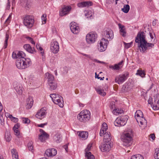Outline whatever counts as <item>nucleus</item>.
Returning a JSON list of instances; mask_svg holds the SVG:
<instances>
[{
  "label": "nucleus",
  "mask_w": 159,
  "mask_h": 159,
  "mask_svg": "<svg viewBox=\"0 0 159 159\" xmlns=\"http://www.w3.org/2000/svg\"><path fill=\"white\" fill-rule=\"evenodd\" d=\"M138 43V47L141 52L145 53L147 50L153 48L154 44L149 43L145 39V34L143 32H139L135 39Z\"/></svg>",
  "instance_id": "f257e3e1"
},
{
  "label": "nucleus",
  "mask_w": 159,
  "mask_h": 159,
  "mask_svg": "<svg viewBox=\"0 0 159 159\" xmlns=\"http://www.w3.org/2000/svg\"><path fill=\"white\" fill-rule=\"evenodd\" d=\"M133 134L132 131L125 133L121 137L123 145L126 147L130 146L132 143Z\"/></svg>",
  "instance_id": "f03ea898"
},
{
  "label": "nucleus",
  "mask_w": 159,
  "mask_h": 159,
  "mask_svg": "<svg viewBox=\"0 0 159 159\" xmlns=\"http://www.w3.org/2000/svg\"><path fill=\"white\" fill-rule=\"evenodd\" d=\"M91 117V113L87 110L81 111L77 116L78 119L81 122L85 123L89 120Z\"/></svg>",
  "instance_id": "7ed1b4c3"
},
{
  "label": "nucleus",
  "mask_w": 159,
  "mask_h": 159,
  "mask_svg": "<svg viewBox=\"0 0 159 159\" xmlns=\"http://www.w3.org/2000/svg\"><path fill=\"white\" fill-rule=\"evenodd\" d=\"M135 118L137 122L140 123L139 126L142 128L146 127L147 125V121L143 117L142 112L140 110H137L135 114Z\"/></svg>",
  "instance_id": "20e7f679"
},
{
  "label": "nucleus",
  "mask_w": 159,
  "mask_h": 159,
  "mask_svg": "<svg viewBox=\"0 0 159 159\" xmlns=\"http://www.w3.org/2000/svg\"><path fill=\"white\" fill-rule=\"evenodd\" d=\"M50 96L54 103L58 105L61 107H63V98L61 96L58 94L52 93L50 94Z\"/></svg>",
  "instance_id": "39448f33"
},
{
  "label": "nucleus",
  "mask_w": 159,
  "mask_h": 159,
  "mask_svg": "<svg viewBox=\"0 0 159 159\" xmlns=\"http://www.w3.org/2000/svg\"><path fill=\"white\" fill-rule=\"evenodd\" d=\"M34 21V18L33 16L27 15L24 18L23 23L27 27L30 28L33 26Z\"/></svg>",
  "instance_id": "423d86ee"
},
{
  "label": "nucleus",
  "mask_w": 159,
  "mask_h": 159,
  "mask_svg": "<svg viewBox=\"0 0 159 159\" xmlns=\"http://www.w3.org/2000/svg\"><path fill=\"white\" fill-rule=\"evenodd\" d=\"M128 119L127 116L118 117L114 121V125L119 127L124 126L126 124Z\"/></svg>",
  "instance_id": "0eeeda50"
},
{
  "label": "nucleus",
  "mask_w": 159,
  "mask_h": 159,
  "mask_svg": "<svg viewBox=\"0 0 159 159\" xmlns=\"http://www.w3.org/2000/svg\"><path fill=\"white\" fill-rule=\"evenodd\" d=\"M97 38V34L93 32H90L87 34L86 39L88 43L91 44L95 42Z\"/></svg>",
  "instance_id": "6e6552de"
},
{
  "label": "nucleus",
  "mask_w": 159,
  "mask_h": 159,
  "mask_svg": "<svg viewBox=\"0 0 159 159\" xmlns=\"http://www.w3.org/2000/svg\"><path fill=\"white\" fill-rule=\"evenodd\" d=\"M109 43L108 40L103 38L100 41V42L98 45V49L101 52L105 51L106 49L107 44Z\"/></svg>",
  "instance_id": "1a4fd4ad"
},
{
  "label": "nucleus",
  "mask_w": 159,
  "mask_h": 159,
  "mask_svg": "<svg viewBox=\"0 0 159 159\" xmlns=\"http://www.w3.org/2000/svg\"><path fill=\"white\" fill-rule=\"evenodd\" d=\"M128 75L129 73L126 72L124 74L116 76L115 78V82L119 84H122L127 79Z\"/></svg>",
  "instance_id": "9d476101"
},
{
  "label": "nucleus",
  "mask_w": 159,
  "mask_h": 159,
  "mask_svg": "<svg viewBox=\"0 0 159 159\" xmlns=\"http://www.w3.org/2000/svg\"><path fill=\"white\" fill-rule=\"evenodd\" d=\"M151 106L154 110L159 109V94H157L154 96Z\"/></svg>",
  "instance_id": "9b49d317"
},
{
  "label": "nucleus",
  "mask_w": 159,
  "mask_h": 159,
  "mask_svg": "<svg viewBox=\"0 0 159 159\" xmlns=\"http://www.w3.org/2000/svg\"><path fill=\"white\" fill-rule=\"evenodd\" d=\"M50 49L53 53H57L59 49L58 43L56 41H53L51 43Z\"/></svg>",
  "instance_id": "f8f14e48"
},
{
  "label": "nucleus",
  "mask_w": 159,
  "mask_h": 159,
  "mask_svg": "<svg viewBox=\"0 0 159 159\" xmlns=\"http://www.w3.org/2000/svg\"><path fill=\"white\" fill-rule=\"evenodd\" d=\"M25 57V54L22 51H14L12 54V57L13 59H21L24 58Z\"/></svg>",
  "instance_id": "ddd939ff"
},
{
  "label": "nucleus",
  "mask_w": 159,
  "mask_h": 159,
  "mask_svg": "<svg viewBox=\"0 0 159 159\" xmlns=\"http://www.w3.org/2000/svg\"><path fill=\"white\" fill-rule=\"evenodd\" d=\"M39 131L40 132V134L39 135V139L41 142H43L48 138L49 135L43 129H40Z\"/></svg>",
  "instance_id": "4468645a"
},
{
  "label": "nucleus",
  "mask_w": 159,
  "mask_h": 159,
  "mask_svg": "<svg viewBox=\"0 0 159 159\" xmlns=\"http://www.w3.org/2000/svg\"><path fill=\"white\" fill-rule=\"evenodd\" d=\"M103 35L105 38L107 39H112L113 38V32L109 29H107L104 31Z\"/></svg>",
  "instance_id": "2eb2a0df"
},
{
  "label": "nucleus",
  "mask_w": 159,
  "mask_h": 159,
  "mask_svg": "<svg viewBox=\"0 0 159 159\" xmlns=\"http://www.w3.org/2000/svg\"><path fill=\"white\" fill-rule=\"evenodd\" d=\"M70 28L72 32L74 34H77L79 32L80 28L79 26L74 22L70 23Z\"/></svg>",
  "instance_id": "dca6fc26"
},
{
  "label": "nucleus",
  "mask_w": 159,
  "mask_h": 159,
  "mask_svg": "<svg viewBox=\"0 0 159 159\" xmlns=\"http://www.w3.org/2000/svg\"><path fill=\"white\" fill-rule=\"evenodd\" d=\"M45 154L48 157L54 156L57 154V150L54 148L48 149L46 151Z\"/></svg>",
  "instance_id": "f3484780"
},
{
  "label": "nucleus",
  "mask_w": 159,
  "mask_h": 159,
  "mask_svg": "<svg viewBox=\"0 0 159 159\" xmlns=\"http://www.w3.org/2000/svg\"><path fill=\"white\" fill-rule=\"evenodd\" d=\"M24 61L23 58L21 59H18L16 60V64L17 68L19 69H23L25 68V66L24 65Z\"/></svg>",
  "instance_id": "a211bd4d"
},
{
  "label": "nucleus",
  "mask_w": 159,
  "mask_h": 159,
  "mask_svg": "<svg viewBox=\"0 0 159 159\" xmlns=\"http://www.w3.org/2000/svg\"><path fill=\"white\" fill-rule=\"evenodd\" d=\"M71 7L70 6H64L62 8V10L60 14L61 16H63L68 14L70 11Z\"/></svg>",
  "instance_id": "6ab92c4d"
},
{
  "label": "nucleus",
  "mask_w": 159,
  "mask_h": 159,
  "mask_svg": "<svg viewBox=\"0 0 159 159\" xmlns=\"http://www.w3.org/2000/svg\"><path fill=\"white\" fill-rule=\"evenodd\" d=\"M123 62V61L122 60L118 64H115L114 66H110L109 68L114 70H119L122 67Z\"/></svg>",
  "instance_id": "aec40b11"
},
{
  "label": "nucleus",
  "mask_w": 159,
  "mask_h": 159,
  "mask_svg": "<svg viewBox=\"0 0 159 159\" xmlns=\"http://www.w3.org/2000/svg\"><path fill=\"white\" fill-rule=\"evenodd\" d=\"M92 5V2L90 1L83 2L78 3L77 6L79 7H88Z\"/></svg>",
  "instance_id": "412c9836"
},
{
  "label": "nucleus",
  "mask_w": 159,
  "mask_h": 159,
  "mask_svg": "<svg viewBox=\"0 0 159 159\" xmlns=\"http://www.w3.org/2000/svg\"><path fill=\"white\" fill-rule=\"evenodd\" d=\"M45 114V110L43 108H42L37 112L35 115V116L38 118L41 119L44 117Z\"/></svg>",
  "instance_id": "4be33fe9"
},
{
  "label": "nucleus",
  "mask_w": 159,
  "mask_h": 159,
  "mask_svg": "<svg viewBox=\"0 0 159 159\" xmlns=\"http://www.w3.org/2000/svg\"><path fill=\"white\" fill-rule=\"evenodd\" d=\"M133 87V85L130 83H126L123 86L122 91L124 92H127L131 89Z\"/></svg>",
  "instance_id": "5701e85b"
},
{
  "label": "nucleus",
  "mask_w": 159,
  "mask_h": 159,
  "mask_svg": "<svg viewBox=\"0 0 159 159\" xmlns=\"http://www.w3.org/2000/svg\"><path fill=\"white\" fill-rule=\"evenodd\" d=\"M111 149V146L109 144L104 143L102 144L100 149L103 152L109 151Z\"/></svg>",
  "instance_id": "b1692460"
},
{
  "label": "nucleus",
  "mask_w": 159,
  "mask_h": 159,
  "mask_svg": "<svg viewBox=\"0 0 159 159\" xmlns=\"http://www.w3.org/2000/svg\"><path fill=\"white\" fill-rule=\"evenodd\" d=\"M23 48L27 51L31 53H34L35 52L34 48L31 47L29 44L24 45L23 46Z\"/></svg>",
  "instance_id": "393cba45"
},
{
  "label": "nucleus",
  "mask_w": 159,
  "mask_h": 159,
  "mask_svg": "<svg viewBox=\"0 0 159 159\" xmlns=\"http://www.w3.org/2000/svg\"><path fill=\"white\" fill-rule=\"evenodd\" d=\"M45 75L46 78H47L48 79V84L55 81L54 76L49 73H46Z\"/></svg>",
  "instance_id": "a878e982"
},
{
  "label": "nucleus",
  "mask_w": 159,
  "mask_h": 159,
  "mask_svg": "<svg viewBox=\"0 0 159 159\" xmlns=\"http://www.w3.org/2000/svg\"><path fill=\"white\" fill-rule=\"evenodd\" d=\"M118 26L120 28V32L121 35L123 37L126 36V31L124 26L121 25V24H119Z\"/></svg>",
  "instance_id": "bb28decb"
},
{
  "label": "nucleus",
  "mask_w": 159,
  "mask_h": 159,
  "mask_svg": "<svg viewBox=\"0 0 159 159\" xmlns=\"http://www.w3.org/2000/svg\"><path fill=\"white\" fill-rule=\"evenodd\" d=\"M48 84L49 86V89L51 90H55L57 86V84L55 81L50 82Z\"/></svg>",
  "instance_id": "cd10ccee"
},
{
  "label": "nucleus",
  "mask_w": 159,
  "mask_h": 159,
  "mask_svg": "<svg viewBox=\"0 0 159 159\" xmlns=\"http://www.w3.org/2000/svg\"><path fill=\"white\" fill-rule=\"evenodd\" d=\"M111 137L110 135V133L108 132H105L104 136V141L106 142H109L111 139Z\"/></svg>",
  "instance_id": "c85d7f7f"
},
{
  "label": "nucleus",
  "mask_w": 159,
  "mask_h": 159,
  "mask_svg": "<svg viewBox=\"0 0 159 159\" xmlns=\"http://www.w3.org/2000/svg\"><path fill=\"white\" fill-rule=\"evenodd\" d=\"M79 136L84 139H86L88 136V133L87 131L79 132Z\"/></svg>",
  "instance_id": "c756f323"
},
{
  "label": "nucleus",
  "mask_w": 159,
  "mask_h": 159,
  "mask_svg": "<svg viewBox=\"0 0 159 159\" xmlns=\"http://www.w3.org/2000/svg\"><path fill=\"white\" fill-rule=\"evenodd\" d=\"M24 61V65H25V68L29 67L31 64V60L28 58H23Z\"/></svg>",
  "instance_id": "7c9ffc66"
},
{
  "label": "nucleus",
  "mask_w": 159,
  "mask_h": 159,
  "mask_svg": "<svg viewBox=\"0 0 159 159\" xmlns=\"http://www.w3.org/2000/svg\"><path fill=\"white\" fill-rule=\"evenodd\" d=\"M54 141L57 143H59L61 141V136L59 133H57L53 137Z\"/></svg>",
  "instance_id": "2f4dec72"
},
{
  "label": "nucleus",
  "mask_w": 159,
  "mask_h": 159,
  "mask_svg": "<svg viewBox=\"0 0 159 159\" xmlns=\"http://www.w3.org/2000/svg\"><path fill=\"white\" fill-rule=\"evenodd\" d=\"M16 91L19 94H21L23 90V88L21 84H19L17 86L14 87Z\"/></svg>",
  "instance_id": "473e14b6"
},
{
  "label": "nucleus",
  "mask_w": 159,
  "mask_h": 159,
  "mask_svg": "<svg viewBox=\"0 0 159 159\" xmlns=\"http://www.w3.org/2000/svg\"><path fill=\"white\" fill-rule=\"evenodd\" d=\"M124 112L122 110L120 109L119 108L114 109L112 111V113L116 115H117L119 114H121Z\"/></svg>",
  "instance_id": "72a5a7b5"
},
{
  "label": "nucleus",
  "mask_w": 159,
  "mask_h": 159,
  "mask_svg": "<svg viewBox=\"0 0 159 159\" xmlns=\"http://www.w3.org/2000/svg\"><path fill=\"white\" fill-rule=\"evenodd\" d=\"M96 90L98 94L102 96H104L106 94V93L104 91V90L101 89L99 87L96 89Z\"/></svg>",
  "instance_id": "f704fd0d"
},
{
  "label": "nucleus",
  "mask_w": 159,
  "mask_h": 159,
  "mask_svg": "<svg viewBox=\"0 0 159 159\" xmlns=\"http://www.w3.org/2000/svg\"><path fill=\"white\" fill-rule=\"evenodd\" d=\"M5 138L7 142H9L11 140V136L10 134V133L7 131L5 133Z\"/></svg>",
  "instance_id": "c9c22d12"
},
{
  "label": "nucleus",
  "mask_w": 159,
  "mask_h": 159,
  "mask_svg": "<svg viewBox=\"0 0 159 159\" xmlns=\"http://www.w3.org/2000/svg\"><path fill=\"white\" fill-rule=\"evenodd\" d=\"M129 8L130 7L129 5H124L123 8L122 9V10L125 13H127L129 11Z\"/></svg>",
  "instance_id": "e433bc0d"
},
{
  "label": "nucleus",
  "mask_w": 159,
  "mask_h": 159,
  "mask_svg": "<svg viewBox=\"0 0 159 159\" xmlns=\"http://www.w3.org/2000/svg\"><path fill=\"white\" fill-rule=\"evenodd\" d=\"M85 156L87 158V159H95L94 155L92 154L90 152H89L88 153H86Z\"/></svg>",
  "instance_id": "4c0bfd02"
},
{
  "label": "nucleus",
  "mask_w": 159,
  "mask_h": 159,
  "mask_svg": "<svg viewBox=\"0 0 159 159\" xmlns=\"http://www.w3.org/2000/svg\"><path fill=\"white\" fill-rule=\"evenodd\" d=\"M154 157L155 159H159V148H156L155 149V153L154 154Z\"/></svg>",
  "instance_id": "58836bf2"
},
{
  "label": "nucleus",
  "mask_w": 159,
  "mask_h": 159,
  "mask_svg": "<svg viewBox=\"0 0 159 159\" xmlns=\"http://www.w3.org/2000/svg\"><path fill=\"white\" fill-rule=\"evenodd\" d=\"M136 75H139L142 77H143L145 76V74L142 70H138L136 74Z\"/></svg>",
  "instance_id": "ea45409f"
},
{
  "label": "nucleus",
  "mask_w": 159,
  "mask_h": 159,
  "mask_svg": "<svg viewBox=\"0 0 159 159\" xmlns=\"http://www.w3.org/2000/svg\"><path fill=\"white\" fill-rule=\"evenodd\" d=\"M9 35L7 34H6L5 37V40L4 45V48H7V41L9 38Z\"/></svg>",
  "instance_id": "a19ab883"
},
{
  "label": "nucleus",
  "mask_w": 159,
  "mask_h": 159,
  "mask_svg": "<svg viewBox=\"0 0 159 159\" xmlns=\"http://www.w3.org/2000/svg\"><path fill=\"white\" fill-rule=\"evenodd\" d=\"M22 119V122L23 123L29 124L30 122V120L28 118L23 117Z\"/></svg>",
  "instance_id": "79ce46f5"
},
{
  "label": "nucleus",
  "mask_w": 159,
  "mask_h": 159,
  "mask_svg": "<svg viewBox=\"0 0 159 159\" xmlns=\"http://www.w3.org/2000/svg\"><path fill=\"white\" fill-rule=\"evenodd\" d=\"M41 19L43 24H45L46 23L47 20L46 14H43L41 17Z\"/></svg>",
  "instance_id": "37998d69"
},
{
  "label": "nucleus",
  "mask_w": 159,
  "mask_h": 159,
  "mask_svg": "<svg viewBox=\"0 0 159 159\" xmlns=\"http://www.w3.org/2000/svg\"><path fill=\"white\" fill-rule=\"evenodd\" d=\"M27 146L29 150L32 152V151L33 150V147L32 145L31 142H30L28 143L27 144Z\"/></svg>",
  "instance_id": "c03bdc74"
},
{
  "label": "nucleus",
  "mask_w": 159,
  "mask_h": 159,
  "mask_svg": "<svg viewBox=\"0 0 159 159\" xmlns=\"http://www.w3.org/2000/svg\"><path fill=\"white\" fill-rule=\"evenodd\" d=\"M36 46L37 49L41 51V54H43L44 53V51H43V48L40 46L39 44H36Z\"/></svg>",
  "instance_id": "a18cd8bd"
},
{
  "label": "nucleus",
  "mask_w": 159,
  "mask_h": 159,
  "mask_svg": "<svg viewBox=\"0 0 159 159\" xmlns=\"http://www.w3.org/2000/svg\"><path fill=\"white\" fill-rule=\"evenodd\" d=\"M26 38L27 39V40H28L32 44L34 45L35 44V43L34 41L33 40V39L29 37H26Z\"/></svg>",
  "instance_id": "49530a36"
},
{
  "label": "nucleus",
  "mask_w": 159,
  "mask_h": 159,
  "mask_svg": "<svg viewBox=\"0 0 159 159\" xmlns=\"http://www.w3.org/2000/svg\"><path fill=\"white\" fill-rule=\"evenodd\" d=\"M92 147V144H89L87 146V148L85 149V154L88 153L89 151L90 150L91 148Z\"/></svg>",
  "instance_id": "de8ad7c7"
},
{
  "label": "nucleus",
  "mask_w": 159,
  "mask_h": 159,
  "mask_svg": "<svg viewBox=\"0 0 159 159\" xmlns=\"http://www.w3.org/2000/svg\"><path fill=\"white\" fill-rule=\"evenodd\" d=\"M107 128L108 126L107 124L106 123L104 122L102 124V127L101 129L104 130H107Z\"/></svg>",
  "instance_id": "09e8293b"
},
{
  "label": "nucleus",
  "mask_w": 159,
  "mask_h": 159,
  "mask_svg": "<svg viewBox=\"0 0 159 159\" xmlns=\"http://www.w3.org/2000/svg\"><path fill=\"white\" fill-rule=\"evenodd\" d=\"M124 43L125 45V47L126 48L128 49L131 47V45L132 43V42H131L129 43H126L124 42Z\"/></svg>",
  "instance_id": "8fccbe9b"
},
{
  "label": "nucleus",
  "mask_w": 159,
  "mask_h": 159,
  "mask_svg": "<svg viewBox=\"0 0 159 159\" xmlns=\"http://www.w3.org/2000/svg\"><path fill=\"white\" fill-rule=\"evenodd\" d=\"M105 132H107L106 130H104L101 129L99 133L100 135L101 136H102L103 135H104Z\"/></svg>",
  "instance_id": "3c124183"
},
{
  "label": "nucleus",
  "mask_w": 159,
  "mask_h": 159,
  "mask_svg": "<svg viewBox=\"0 0 159 159\" xmlns=\"http://www.w3.org/2000/svg\"><path fill=\"white\" fill-rule=\"evenodd\" d=\"M133 156H135L136 159H143V156L140 154H137L133 155Z\"/></svg>",
  "instance_id": "603ef678"
},
{
  "label": "nucleus",
  "mask_w": 159,
  "mask_h": 159,
  "mask_svg": "<svg viewBox=\"0 0 159 159\" xmlns=\"http://www.w3.org/2000/svg\"><path fill=\"white\" fill-rule=\"evenodd\" d=\"M11 152L12 156L15 155H18V152L14 148H13L11 150Z\"/></svg>",
  "instance_id": "864d4df0"
},
{
  "label": "nucleus",
  "mask_w": 159,
  "mask_h": 159,
  "mask_svg": "<svg viewBox=\"0 0 159 159\" xmlns=\"http://www.w3.org/2000/svg\"><path fill=\"white\" fill-rule=\"evenodd\" d=\"M110 107L111 109L115 108V102H112L110 103Z\"/></svg>",
  "instance_id": "5fc2aeb1"
},
{
  "label": "nucleus",
  "mask_w": 159,
  "mask_h": 159,
  "mask_svg": "<svg viewBox=\"0 0 159 159\" xmlns=\"http://www.w3.org/2000/svg\"><path fill=\"white\" fill-rule=\"evenodd\" d=\"M149 35L151 39V40H154V37H155V34L153 32H150Z\"/></svg>",
  "instance_id": "6e6d98bb"
},
{
  "label": "nucleus",
  "mask_w": 159,
  "mask_h": 159,
  "mask_svg": "<svg viewBox=\"0 0 159 159\" xmlns=\"http://www.w3.org/2000/svg\"><path fill=\"white\" fill-rule=\"evenodd\" d=\"M11 16L10 15L9 16L8 18L6 20L5 22V23L6 24H8L10 22L11 19Z\"/></svg>",
  "instance_id": "4d7b16f0"
},
{
  "label": "nucleus",
  "mask_w": 159,
  "mask_h": 159,
  "mask_svg": "<svg viewBox=\"0 0 159 159\" xmlns=\"http://www.w3.org/2000/svg\"><path fill=\"white\" fill-rule=\"evenodd\" d=\"M10 7V2L9 0H7V3L6 5V9L7 10H9Z\"/></svg>",
  "instance_id": "13d9d810"
},
{
  "label": "nucleus",
  "mask_w": 159,
  "mask_h": 159,
  "mask_svg": "<svg viewBox=\"0 0 159 159\" xmlns=\"http://www.w3.org/2000/svg\"><path fill=\"white\" fill-rule=\"evenodd\" d=\"M33 102H31V101L30 102V103H28L26 105L27 108L28 109L30 108L33 105Z\"/></svg>",
  "instance_id": "bf43d9fd"
},
{
  "label": "nucleus",
  "mask_w": 159,
  "mask_h": 159,
  "mask_svg": "<svg viewBox=\"0 0 159 159\" xmlns=\"http://www.w3.org/2000/svg\"><path fill=\"white\" fill-rule=\"evenodd\" d=\"M15 133V134L17 136H18L20 135V132L18 129H14Z\"/></svg>",
  "instance_id": "052dcab7"
},
{
  "label": "nucleus",
  "mask_w": 159,
  "mask_h": 159,
  "mask_svg": "<svg viewBox=\"0 0 159 159\" xmlns=\"http://www.w3.org/2000/svg\"><path fill=\"white\" fill-rule=\"evenodd\" d=\"M47 125V123H44L43 124H40L38 125V126L40 127H43L45 125Z\"/></svg>",
  "instance_id": "680f3d73"
},
{
  "label": "nucleus",
  "mask_w": 159,
  "mask_h": 159,
  "mask_svg": "<svg viewBox=\"0 0 159 159\" xmlns=\"http://www.w3.org/2000/svg\"><path fill=\"white\" fill-rule=\"evenodd\" d=\"M11 120L15 122H16L18 121V119L17 118L14 117L12 119H11Z\"/></svg>",
  "instance_id": "e2e57ef3"
},
{
  "label": "nucleus",
  "mask_w": 159,
  "mask_h": 159,
  "mask_svg": "<svg viewBox=\"0 0 159 159\" xmlns=\"http://www.w3.org/2000/svg\"><path fill=\"white\" fill-rule=\"evenodd\" d=\"M4 119H3L2 117H0V122L2 125H3V124H4Z\"/></svg>",
  "instance_id": "0e129e2a"
},
{
  "label": "nucleus",
  "mask_w": 159,
  "mask_h": 159,
  "mask_svg": "<svg viewBox=\"0 0 159 159\" xmlns=\"http://www.w3.org/2000/svg\"><path fill=\"white\" fill-rule=\"evenodd\" d=\"M13 159H19L18 155H15L12 156Z\"/></svg>",
  "instance_id": "69168bd1"
},
{
  "label": "nucleus",
  "mask_w": 159,
  "mask_h": 159,
  "mask_svg": "<svg viewBox=\"0 0 159 159\" xmlns=\"http://www.w3.org/2000/svg\"><path fill=\"white\" fill-rule=\"evenodd\" d=\"M157 20L155 19L152 22V25L153 26H155L156 25L157 23Z\"/></svg>",
  "instance_id": "338daca9"
},
{
  "label": "nucleus",
  "mask_w": 159,
  "mask_h": 159,
  "mask_svg": "<svg viewBox=\"0 0 159 159\" xmlns=\"http://www.w3.org/2000/svg\"><path fill=\"white\" fill-rule=\"evenodd\" d=\"M19 126L20 125H19L18 124L15 125L13 127V129H18Z\"/></svg>",
  "instance_id": "774afa93"
}]
</instances>
